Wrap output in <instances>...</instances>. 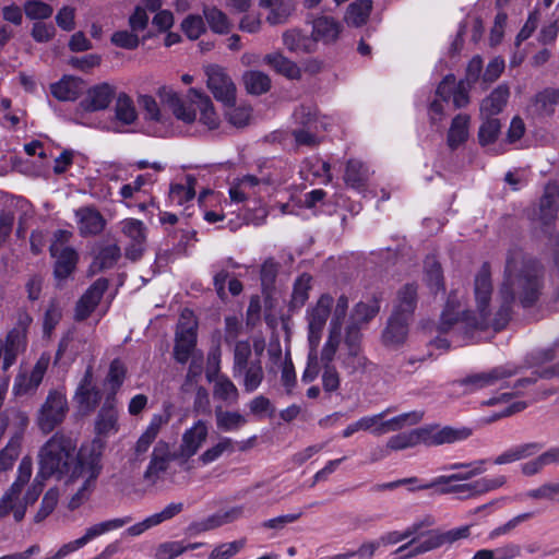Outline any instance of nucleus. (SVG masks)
<instances>
[{"label": "nucleus", "mask_w": 559, "mask_h": 559, "mask_svg": "<svg viewBox=\"0 0 559 559\" xmlns=\"http://www.w3.org/2000/svg\"><path fill=\"white\" fill-rule=\"evenodd\" d=\"M245 538L230 543L219 544L211 551L209 559H229L237 555L245 547Z\"/></svg>", "instance_id": "obj_62"}, {"label": "nucleus", "mask_w": 559, "mask_h": 559, "mask_svg": "<svg viewBox=\"0 0 559 559\" xmlns=\"http://www.w3.org/2000/svg\"><path fill=\"white\" fill-rule=\"evenodd\" d=\"M121 231L130 239L131 243L126 249V257L131 261L139 260L144 251L146 240V227L142 221L128 218L121 222Z\"/></svg>", "instance_id": "obj_14"}, {"label": "nucleus", "mask_w": 559, "mask_h": 559, "mask_svg": "<svg viewBox=\"0 0 559 559\" xmlns=\"http://www.w3.org/2000/svg\"><path fill=\"white\" fill-rule=\"evenodd\" d=\"M115 117L119 122L126 126L134 123L138 119L133 100L128 94H118L115 104Z\"/></svg>", "instance_id": "obj_42"}, {"label": "nucleus", "mask_w": 559, "mask_h": 559, "mask_svg": "<svg viewBox=\"0 0 559 559\" xmlns=\"http://www.w3.org/2000/svg\"><path fill=\"white\" fill-rule=\"evenodd\" d=\"M157 95L162 103L173 110V114L178 120H181L185 123H192L195 121V108H192L190 104L187 105L182 102L179 95L171 87L160 86L157 91Z\"/></svg>", "instance_id": "obj_19"}, {"label": "nucleus", "mask_w": 559, "mask_h": 559, "mask_svg": "<svg viewBox=\"0 0 559 559\" xmlns=\"http://www.w3.org/2000/svg\"><path fill=\"white\" fill-rule=\"evenodd\" d=\"M62 318V310L57 300H51L45 311L43 329L50 335Z\"/></svg>", "instance_id": "obj_64"}, {"label": "nucleus", "mask_w": 559, "mask_h": 559, "mask_svg": "<svg viewBox=\"0 0 559 559\" xmlns=\"http://www.w3.org/2000/svg\"><path fill=\"white\" fill-rule=\"evenodd\" d=\"M468 115L459 114L453 118L447 138L448 145L452 151L456 150L468 139Z\"/></svg>", "instance_id": "obj_35"}, {"label": "nucleus", "mask_w": 559, "mask_h": 559, "mask_svg": "<svg viewBox=\"0 0 559 559\" xmlns=\"http://www.w3.org/2000/svg\"><path fill=\"white\" fill-rule=\"evenodd\" d=\"M76 441L63 431L55 432L38 451L40 476L56 477L58 480L71 476L74 468L87 461L103 460L104 444L94 439L90 444L76 449Z\"/></svg>", "instance_id": "obj_2"}, {"label": "nucleus", "mask_w": 559, "mask_h": 559, "mask_svg": "<svg viewBox=\"0 0 559 559\" xmlns=\"http://www.w3.org/2000/svg\"><path fill=\"white\" fill-rule=\"evenodd\" d=\"M411 320L412 319L392 313L382 334L383 343L388 346H397L403 344L408 334V324Z\"/></svg>", "instance_id": "obj_27"}, {"label": "nucleus", "mask_w": 559, "mask_h": 559, "mask_svg": "<svg viewBox=\"0 0 559 559\" xmlns=\"http://www.w3.org/2000/svg\"><path fill=\"white\" fill-rule=\"evenodd\" d=\"M195 345L197 322L192 320V312L186 309L181 313V318L176 330L174 346L175 360L179 364H186L191 357Z\"/></svg>", "instance_id": "obj_7"}, {"label": "nucleus", "mask_w": 559, "mask_h": 559, "mask_svg": "<svg viewBox=\"0 0 559 559\" xmlns=\"http://www.w3.org/2000/svg\"><path fill=\"white\" fill-rule=\"evenodd\" d=\"M243 84L249 94L261 95L270 91L271 79L270 76L258 70H250L245 72Z\"/></svg>", "instance_id": "obj_44"}, {"label": "nucleus", "mask_w": 559, "mask_h": 559, "mask_svg": "<svg viewBox=\"0 0 559 559\" xmlns=\"http://www.w3.org/2000/svg\"><path fill=\"white\" fill-rule=\"evenodd\" d=\"M209 427L204 420L199 419L193 426L187 429L181 437V442L174 451V459L180 464H185L195 455L206 441Z\"/></svg>", "instance_id": "obj_11"}, {"label": "nucleus", "mask_w": 559, "mask_h": 559, "mask_svg": "<svg viewBox=\"0 0 559 559\" xmlns=\"http://www.w3.org/2000/svg\"><path fill=\"white\" fill-rule=\"evenodd\" d=\"M391 412V408H388L379 414L371 416H364L358 419L360 429L364 431H370L374 436H382L385 431L382 429L383 418Z\"/></svg>", "instance_id": "obj_63"}, {"label": "nucleus", "mask_w": 559, "mask_h": 559, "mask_svg": "<svg viewBox=\"0 0 559 559\" xmlns=\"http://www.w3.org/2000/svg\"><path fill=\"white\" fill-rule=\"evenodd\" d=\"M380 310L379 299L376 297H372L368 301H360L358 302L354 311L352 313V321L356 322L357 324L367 323L369 320H371Z\"/></svg>", "instance_id": "obj_50"}, {"label": "nucleus", "mask_w": 559, "mask_h": 559, "mask_svg": "<svg viewBox=\"0 0 559 559\" xmlns=\"http://www.w3.org/2000/svg\"><path fill=\"white\" fill-rule=\"evenodd\" d=\"M543 443L539 442H527L513 445L499 454L493 460V464L504 465L531 457L537 454L543 449Z\"/></svg>", "instance_id": "obj_29"}, {"label": "nucleus", "mask_w": 559, "mask_h": 559, "mask_svg": "<svg viewBox=\"0 0 559 559\" xmlns=\"http://www.w3.org/2000/svg\"><path fill=\"white\" fill-rule=\"evenodd\" d=\"M215 421L218 430L224 432L237 431L247 424V419L238 412L215 409Z\"/></svg>", "instance_id": "obj_41"}, {"label": "nucleus", "mask_w": 559, "mask_h": 559, "mask_svg": "<svg viewBox=\"0 0 559 559\" xmlns=\"http://www.w3.org/2000/svg\"><path fill=\"white\" fill-rule=\"evenodd\" d=\"M207 87L214 98L225 106L236 103V85L224 68L211 64L205 68Z\"/></svg>", "instance_id": "obj_10"}, {"label": "nucleus", "mask_w": 559, "mask_h": 559, "mask_svg": "<svg viewBox=\"0 0 559 559\" xmlns=\"http://www.w3.org/2000/svg\"><path fill=\"white\" fill-rule=\"evenodd\" d=\"M213 394L215 399L229 404H235L239 399V391L234 382L225 374H221L214 384Z\"/></svg>", "instance_id": "obj_47"}, {"label": "nucleus", "mask_w": 559, "mask_h": 559, "mask_svg": "<svg viewBox=\"0 0 559 559\" xmlns=\"http://www.w3.org/2000/svg\"><path fill=\"white\" fill-rule=\"evenodd\" d=\"M169 420L168 416L154 414L144 432L136 440L133 448V457L131 462L141 463L145 460V454L157 438L162 427Z\"/></svg>", "instance_id": "obj_15"}, {"label": "nucleus", "mask_w": 559, "mask_h": 559, "mask_svg": "<svg viewBox=\"0 0 559 559\" xmlns=\"http://www.w3.org/2000/svg\"><path fill=\"white\" fill-rule=\"evenodd\" d=\"M264 62L269 64L278 74L289 79L299 80L301 70L296 62L289 60L280 52L269 53L264 57Z\"/></svg>", "instance_id": "obj_34"}, {"label": "nucleus", "mask_w": 559, "mask_h": 559, "mask_svg": "<svg viewBox=\"0 0 559 559\" xmlns=\"http://www.w3.org/2000/svg\"><path fill=\"white\" fill-rule=\"evenodd\" d=\"M103 471V463L96 461H87L74 468L71 476L67 478V483H74L83 479V484L76 492L70 498L68 508L73 511L84 504L95 489L96 480Z\"/></svg>", "instance_id": "obj_6"}, {"label": "nucleus", "mask_w": 559, "mask_h": 559, "mask_svg": "<svg viewBox=\"0 0 559 559\" xmlns=\"http://www.w3.org/2000/svg\"><path fill=\"white\" fill-rule=\"evenodd\" d=\"M235 451V441L230 438L224 437L216 444L205 450L200 456L199 461L203 465H207L218 460L224 453H233Z\"/></svg>", "instance_id": "obj_51"}, {"label": "nucleus", "mask_w": 559, "mask_h": 559, "mask_svg": "<svg viewBox=\"0 0 559 559\" xmlns=\"http://www.w3.org/2000/svg\"><path fill=\"white\" fill-rule=\"evenodd\" d=\"M115 96V87L109 83H100L88 90L86 97L81 102L85 111L106 109Z\"/></svg>", "instance_id": "obj_24"}, {"label": "nucleus", "mask_w": 559, "mask_h": 559, "mask_svg": "<svg viewBox=\"0 0 559 559\" xmlns=\"http://www.w3.org/2000/svg\"><path fill=\"white\" fill-rule=\"evenodd\" d=\"M131 522H132V518L128 515V516L117 518V519L97 523V524L92 525L88 528H86L85 534L82 537H80L81 542H83V544L85 546L87 543H90L94 538H96L107 532L121 528Z\"/></svg>", "instance_id": "obj_40"}, {"label": "nucleus", "mask_w": 559, "mask_h": 559, "mask_svg": "<svg viewBox=\"0 0 559 559\" xmlns=\"http://www.w3.org/2000/svg\"><path fill=\"white\" fill-rule=\"evenodd\" d=\"M21 449V440L19 437L10 439L5 448L0 451V469L8 471L13 466Z\"/></svg>", "instance_id": "obj_61"}, {"label": "nucleus", "mask_w": 559, "mask_h": 559, "mask_svg": "<svg viewBox=\"0 0 559 559\" xmlns=\"http://www.w3.org/2000/svg\"><path fill=\"white\" fill-rule=\"evenodd\" d=\"M425 278L430 289L437 293L443 289V275L441 265L433 258H428L425 262Z\"/></svg>", "instance_id": "obj_56"}, {"label": "nucleus", "mask_w": 559, "mask_h": 559, "mask_svg": "<svg viewBox=\"0 0 559 559\" xmlns=\"http://www.w3.org/2000/svg\"><path fill=\"white\" fill-rule=\"evenodd\" d=\"M109 282L100 277L96 280L78 300L74 309V320L83 321L87 319L100 302L105 292L108 289Z\"/></svg>", "instance_id": "obj_13"}, {"label": "nucleus", "mask_w": 559, "mask_h": 559, "mask_svg": "<svg viewBox=\"0 0 559 559\" xmlns=\"http://www.w3.org/2000/svg\"><path fill=\"white\" fill-rule=\"evenodd\" d=\"M157 95L162 103L173 110V114L178 120H181L185 123H192L195 121V108H192L190 104L187 105L182 102L179 95L171 87L160 86L157 91Z\"/></svg>", "instance_id": "obj_18"}, {"label": "nucleus", "mask_w": 559, "mask_h": 559, "mask_svg": "<svg viewBox=\"0 0 559 559\" xmlns=\"http://www.w3.org/2000/svg\"><path fill=\"white\" fill-rule=\"evenodd\" d=\"M51 94L61 102H73L83 92V81L79 78L66 75L59 82L51 84Z\"/></svg>", "instance_id": "obj_28"}, {"label": "nucleus", "mask_w": 559, "mask_h": 559, "mask_svg": "<svg viewBox=\"0 0 559 559\" xmlns=\"http://www.w3.org/2000/svg\"><path fill=\"white\" fill-rule=\"evenodd\" d=\"M115 397L107 396L95 420V432L107 436L118 430V412Z\"/></svg>", "instance_id": "obj_26"}, {"label": "nucleus", "mask_w": 559, "mask_h": 559, "mask_svg": "<svg viewBox=\"0 0 559 559\" xmlns=\"http://www.w3.org/2000/svg\"><path fill=\"white\" fill-rule=\"evenodd\" d=\"M49 251L57 259L53 270L56 278H68L75 270L79 260L78 252L70 247L59 248L57 243H51Z\"/></svg>", "instance_id": "obj_22"}, {"label": "nucleus", "mask_w": 559, "mask_h": 559, "mask_svg": "<svg viewBox=\"0 0 559 559\" xmlns=\"http://www.w3.org/2000/svg\"><path fill=\"white\" fill-rule=\"evenodd\" d=\"M510 96L509 87L506 84L497 86L489 96L483 99L480 104V114L483 117H495L502 111Z\"/></svg>", "instance_id": "obj_31"}, {"label": "nucleus", "mask_w": 559, "mask_h": 559, "mask_svg": "<svg viewBox=\"0 0 559 559\" xmlns=\"http://www.w3.org/2000/svg\"><path fill=\"white\" fill-rule=\"evenodd\" d=\"M243 389L246 392L251 393L255 391L264 379V371L260 360L251 361L242 372Z\"/></svg>", "instance_id": "obj_53"}, {"label": "nucleus", "mask_w": 559, "mask_h": 559, "mask_svg": "<svg viewBox=\"0 0 559 559\" xmlns=\"http://www.w3.org/2000/svg\"><path fill=\"white\" fill-rule=\"evenodd\" d=\"M58 500H59L58 488L53 487V488H50L49 490H47V492L44 495V497L41 499L40 508L34 516V522L40 523L47 516H49L56 509Z\"/></svg>", "instance_id": "obj_58"}, {"label": "nucleus", "mask_w": 559, "mask_h": 559, "mask_svg": "<svg viewBox=\"0 0 559 559\" xmlns=\"http://www.w3.org/2000/svg\"><path fill=\"white\" fill-rule=\"evenodd\" d=\"M69 412L68 400L62 390H50L36 414L38 429L48 435L60 426Z\"/></svg>", "instance_id": "obj_5"}, {"label": "nucleus", "mask_w": 559, "mask_h": 559, "mask_svg": "<svg viewBox=\"0 0 559 559\" xmlns=\"http://www.w3.org/2000/svg\"><path fill=\"white\" fill-rule=\"evenodd\" d=\"M559 377V362L551 367L544 369L542 372H534L533 376L521 378L513 384V392H504L498 396L490 397L483 402V405L492 406L499 403H508L511 399L522 394V390L536 383L539 378L549 379Z\"/></svg>", "instance_id": "obj_16"}, {"label": "nucleus", "mask_w": 559, "mask_h": 559, "mask_svg": "<svg viewBox=\"0 0 559 559\" xmlns=\"http://www.w3.org/2000/svg\"><path fill=\"white\" fill-rule=\"evenodd\" d=\"M251 346L248 341H239L235 345L234 349V364L233 374L234 377L241 376L246 367L249 366V358L251 357Z\"/></svg>", "instance_id": "obj_54"}, {"label": "nucleus", "mask_w": 559, "mask_h": 559, "mask_svg": "<svg viewBox=\"0 0 559 559\" xmlns=\"http://www.w3.org/2000/svg\"><path fill=\"white\" fill-rule=\"evenodd\" d=\"M204 16L211 27V29L218 34L228 33L230 29V24L227 20V16L216 8H205Z\"/></svg>", "instance_id": "obj_57"}, {"label": "nucleus", "mask_w": 559, "mask_h": 559, "mask_svg": "<svg viewBox=\"0 0 559 559\" xmlns=\"http://www.w3.org/2000/svg\"><path fill=\"white\" fill-rule=\"evenodd\" d=\"M100 391L93 383V368L88 366L75 391V400L81 409L93 412L100 401Z\"/></svg>", "instance_id": "obj_17"}, {"label": "nucleus", "mask_w": 559, "mask_h": 559, "mask_svg": "<svg viewBox=\"0 0 559 559\" xmlns=\"http://www.w3.org/2000/svg\"><path fill=\"white\" fill-rule=\"evenodd\" d=\"M430 521H418L414 522L412 525H409L405 531L403 532H389L380 536L377 540L378 544L381 546H389V545H395L402 540L408 539L415 535L417 536H424V532H421V528L426 525H430Z\"/></svg>", "instance_id": "obj_38"}, {"label": "nucleus", "mask_w": 559, "mask_h": 559, "mask_svg": "<svg viewBox=\"0 0 559 559\" xmlns=\"http://www.w3.org/2000/svg\"><path fill=\"white\" fill-rule=\"evenodd\" d=\"M285 47L296 53H309L316 50V39L298 29L287 31L283 34Z\"/></svg>", "instance_id": "obj_33"}, {"label": "nucleus", "mask_w": 559, "mask_h": 559, "mask_svg": "<svg viewBox=\"0 0 559 559\" xmlns=\"http://www.w3.org/2000/svg\"><path fill=\"white\" fill-rule=\"evenodd\" d=\"M312 33L311 36L318 41L331 44L336 41L341 32L342 24L332 16L321 15L311 20Z\"/></svg>", "instance_id": "obj_25"}, {"label": "nucleus", "mask_w": 559, "mask_h": 559, "mask_svg": "<svg viewBox=\"0 0 559 559\" xmlns=\"http://www.w3.org/2000/svg\"><path fill=\"white\" fill-rule=\"evenodd\" d=\"M545 266L521 249L511 248L507 252L502 281L498 288V328H506L513 313V305L528 309L534 307L545 287Z\"/></svg>", "instance_id": "obj_1"}, {"label": "nucleus", "mask_w": 559, "mask_h": 559, "mask_svg": "<svg viewBox=\"0 0 559 559\" xmlns=\"http://www.w3.org/2000/svg\"><path fill=\"white\" fill-rule=\"evenodd\" d=\"M187 97L190 106L200 110V122L210 130L216 129L218 127V116L214 110L211 98L195 88H190Z\"/></svg>", "instance_id": "obj_23"}, {"label": "nucleus", "mask_w": 559, "mask_h": 559, "mask_svg": "<svg viewBox=\"0 0 559 559\" xmlns=\"http://www.w3.org/2000/svg\"><path fill=\"white\" fill-rule=\"evenodd\" d=\"M32 321V317L25 310H20L15 325L3 338H0V360H2L3 371H8L16 362L17 357L26 350L27 332Z\"/></svg>", "instance_id": "obj_4"}, {"label": "nucleus", "mask_w": 559, "mask_h": 559, "mask_svg": "<svg viewBox=\"0 0 559 559\" xmlns=\"http://www.w3.org/2000/svg\"><path fill=\"white\" fill-rule=\"evenodd\" d=\"M519 373V368L511 365L497 366L488 371L469 374L457 381L465 393L496 385L498 382Z\"/></svg>", "instance_id": "obj_9"}, {"label": "nucleus", "mask_w": 559, "mask_h": 559, "mask_svg": "<svg viewBox=\"0 0 559 559\" xmlns=\"http://www.w3.org/2000/svg\"><path fill=\"white\" fill-rule=\"evenodd\" d=\"M312 277L309 274H301L294 283L292 299L289 301V310H299L309 298Z\"/></svg>", "instance_id": "obj_43"}, {"label": "nucleus", "mask_w": 559, "mask_h": 559, "mask_svg": "<svg viewBox=\"0 0 559 559\" xmlns=\"http://www.w3.org/2000/svg\"><path fill=\"white\" fill-rule=\"evenodd\" d=\"M121 258L120 247L110 243L99 247L91 264L92 272H103L112 269Z\"/></svg>", "instance_id": "obj_32"}, {"label": "nucleus", "mask_w": 559, "mask_h": 559, "mask_svg": "<svg viewBox=\"0 0 559 559\" xmlns=\"http://www.w3.org/2000/svg\"><path fill=\"white\" fill-rule=\"evenodd\" d=\"M369 178L368 167L359 159L350 158L346 163L344 181L354 189H361L365 187Z\"/></svg>", "instance_id": "obj_36"}, {"label": "nucleus", "mask_w": 559, "mask_h": 559, "mask_svg": "<svg viewBox=\"0 0 559 559\" xmlns=\"http://www.w3.org/2000/svg\"><path fill=\"white\" fill-rule=\"evenodd\" d=\"M420 431L424 432L421 436L423 443L428 447H436L444 443H453L455 441L465 440L471 436V430L468 428H420Z\"/></svg>", "instance_id": "obj_20"}, {"label": "nucleus", "mask_w": 559, "mask_h": 559, "mask_svg": "<svg viewBox=\"0 0 559 559\" xmlns=\"http://www.w3.org/2000/svg\"><path fill=\"white\" fill-rule=\"evenodd\" d=\"M485 472L484 465H474L468 468V471L463 473H456L452 475H442L436 477L433 480L429 483H425V485H419L417 488H411L409 491H416V490H425L435 488L439 485H448L452 481L456 480H467L471 479L477 475H480Z\"/></svg>", "instance_id": "obj_39"}, {"label": "nucleus", "mask_w": 559, "mask_h": 559, "mask_svg": "<svg viewBox=\"0 0 559 559\" xmlns=\"http://www.w3.org/2000/svg\"><path fill=\"white\" fill-rule=\"evenodd\" d=\"M342 368L349 374L365 372L368 367V359L361 354V349H345L338 355Z\"/></svg>", "instance_id": "obj_45"}, {"label": "nucleus", "mask_w": 559, "mask_h": 559, "mask_svg": "<svg viewBox=\"0 0 559 559\" xmlns=\"http://www.w3.org/2000/svg\"><path fill=\"white\" fill-rule=\"evenodd\" d=\"M418 286L415 284H405L396 296V304L393 313L403 318L412 319L417 306Z\"/></svg>", "instance_id": "obj_30"}, {"label": "nucleus", "mask_w": 559, "mask_h": 559, "mask_svg": "<svg viewBox=\"0 0 559 559\" xmlns=\"http://www.w3.org/2000/svg\"><path fill=\"white\" fill-rule=\"evenodd\" d=\"M334 299L329 294L320 296L314 306H311L307 310V322H308V344L313 347H319L322 331L326 324V321L331 314V309Z\"/></svg>", "instance_id": "obj_8"}, {"label": "nucleus", "mask_w": 559, "mask_h": 559, "mask_svg": "<svg viewBox=\"0 0 559 559\" xmlns=\"http://www.w3.org/2000/svg\"><path fill=\"white\" fill-rule=\"evenodd\" d=\"M173 460L176 461L174 452H170L169 444L163 440L158 441L152 451L148 465L143 474L144 481L148 485H156Z\"/></svg>", "instance_id": "obj_12"}, {"label": "nucleus", "mask_w": 559, "mask_h": 559, "mask_svg": "<svg viewBox=\"0 0 559 559\" xmlns=\"http://www.w3.org/2000/svg\"><path fill=\"white\" fill-rule=\"evenodd\" d=\"M493 293L491 280V266L489 262H484L475 274L474 278V297L477 318L471 319L469 312L464 313V320L467 324L477 330L492 329L498 332L504 328H498L496 321L498 319V308L491 311L490 301Z\"/></svg>", "instance_id": "obj_3"}, {"label": "nucleus", "mask_w": 559, "mask_h": 559, "mask_svg": "<svg viewBox=\"0 0 559 559\" xmlns=\"http://www.w3.org/2000/svg\"><path fill=\"white\" fill-rule=\"evenodd\" d=\"M340 342H341V331L337 330V326L330 328L328 340L325 341V343L322 347V350L320 354V359H319V361L323 365V367H326V366L334 367L332 365V362H333L336 352L338 349Z\"/></svg>", "instance_id": "obj_49"}, {"label": "nucleus", "mask_w": 559, "mask_h": 559, "mask_svg": "<svg viewBox=\"0 0 559 559\" xmlns=\"http://www.w3.org/2000/svg\"><path fill=\"white\" fill-rule=\"evenodd\" d=\"M127 374V367L124 362L115 358L109 366L106 381L109 383L112 394H115L122 385Z\"/></svg>", "instance_id": "obj_59"}, {"label": "nucleus", "mask_w": 559, "mask_h": 559, "mask_svg": "<svg viewBox=\"0 0 559 559\" xmlns=\"http://www.w3.org/2000/svg\"><path fill=\"white\" fill-rule=\"evenodd\" d=\"M280 270V264L273 258L266 259L260 271V278L263 292L272 290Z\"/></svg>", "instance_id": "obj_60"}, {"label": "nucleus", "mask_w": 559, "mask_h": 559, "mask_svg": "<svg viewBox=\"0 0 559 559\" xmlns=\"http://www.w3.org/2000/svg\"><path fill=\"white\" fill-rule=\"evenodd\" d=\"M423 433L424 432L420 431V428H418L409 432L394 435L388 440L386 447L389 451H401L413 448L419 443H423Z\"/></svg>", "instance_id": "obj_48"}, {"label": "nucleus", "mask_w": 559, "mask_h": 559, "mask_svg": "<svg viewBox=\"0 0 559 559\" xmlns=\"http://www.w3.org/2000/svg\"><path fill=\"white\" fill-rule=\"evenodd\" d=\"M559 103V90L548 87L536 94L534 107L537 114L549 116L555 111V107Z\"/></svg>", "instance_id": "obj_46"}, {"label": "nucleus", "mask_w": 559, "mask_h": 559, "mask_svg": "<svg viewBox=\"0 0 559 559\" xmlns=\"http://www.w3.org/2000/svg\"><path fill=\"white\" fill-rule=\"evenodd\" d=\"M485 120L479 127L478 140L480 145L485 146L493 143L500 134L501 123L496 117H484Z\"/></svg>", "instance_id": "obj_55"}, {"label": "nucleus", "mask_w": 559, "mask_h": 559, "mask_svg": "<svg viewBox=\"0 0 559 559\" xmlns=\"http://www.w3.org/2000/svg\"><path fill=\"white\" fill-rule=\"evenodd\" d=\"M78 228L81 236H95L100 234L106 226V219L102 213L93 206L80 207L75 211Z\"/></svg>", "instance_id": "obj_21"}, {"label": "nucleus", "mask_w": 559, "mask_h": 559, "mask_svg": "<svg viewBox=\"0 0 559 559\" xmlns=\"http://www.w3.org/2000/svg\"><path fill=\"white\" fill-rule=\"evenodd\" d=\"M424 414L421 412H409L395 416L391 419L384 420L382 429L388 432H393L403 429L406 426L418 424L423 419Z\"/></svg>", "instance_id": "obj_52"}, {"label": "nucleus", "mask_w": 559, "mask_h": 559, "mask_svg": "<svg viewBox=\"0 0 559 559\" xmlns=\"http://www.w3.org/2000/svg\"><path fill=\"white\" fill-rule=\"evenodd\" d=\"M371 10V0H356L347 7L344 20L349 26H362L367 23Z\"/></svg>", "instance_id": "obj_37"}]
</instances>
